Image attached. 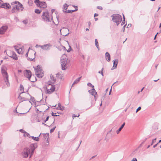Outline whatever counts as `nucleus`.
<instances>
[{
    "instance_id": "nucleus-25",
    "label": "nucleus",
    "mask_w": 161,
    "mask_h": 161,
    "mask_svg": "<svg viewBox=\"0 0 161 161\" xmlns=\"http://www.w3.org/2000/svg\"><path fill=\"white\" fill-rule=\"evenodd\" d=\"M58 106L59 107L60 110L63 111L64 109V107L62 106L61 103H58Z\"/></svg>"
},
{
    "instance_id": "nucleus-38",
    "label": "nucleus",
    "mask_w": 161,
    "mask_h": 161,
    "mask_svg": "<svg viewBox=\"0 0 161 161\" xmlns=\"http://www.w3.org/2000/svg\"><path fill=\"white\" fill-rule=\"evenodd\" d=\"M126 25V24H125L123 26V29L122 30V31H123V32H125V27Z\"/></svg>"
},
{
    "instance_id": "nucleus-11",
    "label": "nucleus",
    "mask_w": 161,
    "mask_h": 161,
    "mask_svg": "<svg viewBox=\"0 0 161 161\" xmlns=\"http://www.w3.org/2000/svg\"><path fill=\"white\" fill-rule=\"evenodd\" d=\"M88 92L92 95L94 96L95 100L96 101L97 98L96 97V95L97 94V92H96L95 89H94V86H92V89L89 90Z\"/></svg>"
},
{
    "instance_id": "nucleus-61",
    "label": "nucleus",
    "mask_w": 161,
    "mask_h": 161,
    "mask_svg": "<svg viewBox=\"0 0 161 161\" xmlns=\"http://www.w3.org/2000/svg\"><path fill=\"white\" fill-rule=\"evenodd\" d=\"M56 109H57V110H59V107L58 106L57 108H56Z\"/></svg>"
},
{
    "instance_id": "nucleus-60",
    "label": "nucleus",
    "mask_w": 161,
    "mask_h": 161,
    "mask_svg": "<svg viewBox=\"0 0 161 161\" xmlns=\"http://www.w3.org/2000/svg\"><path fill=\"white\" fill-rule=\"evenodd\" d=\"M82 57L84 59L85 58L84 55H82Z\"/></svg>"
},
{
    "instance_id": "nucleus-3",
    "label": "nucleus",
    "mask_w": 161,
    "mask_h": 161,
    "mask_svg": "<svg viewBox=\"0 0 161 161\" xmlns=\"http://www.w3.org/2000/svg\"><path fill=\"white\" fill-rule=\"evenodd\" d=\"M42 18L44 21L50 22H51V20H53L52 14H49L48 11L43 12Z\"/></svg>"
},
{
    "instance_id": "nucleus-57",
    "label": "nucleus",
    "mask_w": 161,
    "mask_h": 161,
    "mask_svg": "<svg viewBox=\"0 0 161 161\" xmlns=\"http://www.w3.org/2000/svg\"><path fill=\"white\" fill-rule=\"evenodd\" d=\"M54 11H55V9H52V13H53V12H54Z\"/></svg>"
},
{
    "instance_id": "nucleus-30",
    "label": "nucleus",
    "mask_w": 161,
    "mask_h": 161,
    "mask_svg": "<svg viewBox=\"0 0 161 161\" xmlns=\"http://www.w3.org/2000/svg\"><path fill=\"white\" fill-rule=\"evenodd\" d=\"M39 0H35V3H36L37 6H38L39 5V4L41 3Z\"/></svg>"
},
{
    "instance_id": "nucleus-42",
    "label": "nucleus",
    "mask_w": 161,
    "mask_h": 161,
    "mask_svg": "<svg viewBox=\"0 0 161 161\" xmlns=\"http://www.w3.org/2000/svg\"><path fill=\"white\" fill-rule=\"evenodd\" d=\"M80 116L79 114L78 115V116L76 115L75 114H73L72 115V117L73 118H75L76 117H79Z\"/></svg>"
},
{
    "instance_id": "nucleus-22",
    "label": "nucleus",
    "mask_w": 161,
    "mask_h": 161,
    "mask_svg": "<svg viewBox=\"0 0 161 161\" xmlns=\"http://www.w3.org/2000/svg\"><path fill=\"white\" fill-rule=\"evenodd\" d=\"M81 78V77H80L76 79L74 81L73 83L72 86V87L74 86V85H75V84H77V83H78L79 82Z\"/></svg>"
},
{
    "instance_id": "nucleus-36",
    "label": "nucleus",
    "mask_w": 161,
    "mask_h": 161,
    "mask_svg": "<svg viewBox=\"0 0 161 161\" xmlns=\"http://www.w3.org/2000/svg\"><path fill=\"white\" fill-rule=\"evenodd\" d=\"M156 140V138H155L153 139L152 141V144H151V145H152L154 142H155Z\"/></svg>"
},
{
    "instance_id": "nucleus-7",
    "label": "nucleus",
    "mask_w": 161,
    "mask_h": 161,
    "mask_svg": "<svg viewBox=\"0 0 161 161\" xmlns=\"http://www.w3.org/2000/svg\"><path fill=\"white\" fill-rule=\"evenodd\" d=\"M30 153V149L28 147L25 148L22 153V155L23 158H27Z\"/></svg>"
},
{
    "instance_id": "nucleus-51",
    "label": "nucleus",
    "mask_w": 161,
    "mask_h": 161,
    "mask_svg": "<svg viewBox=\"0 0 161 161\" xmlns=\"http://www.w3.org/2000/svg\"><path fill=\"white\" fill-rule=\"evenodd\" d=\"M27 59L28 60H30L31 61H32L33 60L32 58H27Z\"/></svg>"
},
{
    "instance_id": "nucleus-13",
    "label": "nucleus",
    "mask_w": 161,
    "mask_h": 161,
    "mask_svg": "<svg viewBox=\"0 0 161 161\" xmlns=\"http://www.w3.org/2000/svg\"><path fill=\"white\" fill-rule=\"evenodd\" d=\"M8 29V27L6 26H3L0 28V34H3Z\"/></svg>"
},
{
    "instance_id": "nucleus-28",
    "label": "nucleus",
    "mask_w": 161,
    "mask_h": 161,
    "mask_svg": "<svg viewBox=\"0 0 161 161\" xmlns=\"http://www.w3.org/2000/svg\"><path fill=\"white\" fill-rule=\"evenodd\" d=\"M68 6V5L67 4L65 3L63 6L64 9L65 10H67Z\"/></svg>"
},
{
    "instance_id": "nucleus-20",
    "label": "nucleus",
    "mask_w": 161,
    "mask_h": 161,
    "mask_svg": "<svg viewBox=\"0 0 161 161\" xmlns=\"http://www.w3.org/2000/svg\"><path fill=\"white\" fill-rule=\"evenodd\" d=\"M38 6L42 8H44L47 7L46 4L45 2H41Z\"/></svg>"
},
{
    "instance_id": "nucleus-1",
    "label": "nucleus",
    "mask_w": 161,
    "mask_h": 161,
    "mask_svg": "<svg viewBox=\"0 0 161 161\" xmlns=\"http://www.w3.org/2000/svg\"><path fill=\"white\" fill-rule=\"evenodd\" d=\"M7 68L4 66L1 67L2 74L3 75L4 82L7 86V87H9L10 86V83L8 80V75L6 72Z\"/></svg>"
},
{
    "instance_id": "nucleus-55",
    "label": "nucleus",
    "mask_w": 161,
    "mask_h": 161,
    "mask_svg": "<svg viewBox=\"0 0 161 161\" xmlns=\"http://www.w3.org/2000/svg\"><path fill=\"white\" fill-rule=\"evenodd\" d=\"M96 156V155H95V156H92L90 159V160H91L92 159L94 158Z\"/></svg>"
},
{
    "instance_id": "nucleus-54",
    "label": "nucleus",
    "mask_w": 161,
    "mask_h": 161,
    "mask_svg": "<svg viewBox=\"0 0 161 161\" xmlns=\"http://www.w3.org/2000/svg\"><path fill=\"white\" fill-rule=\"evenodd\" d=\"M28 52H27V53H26L25 55V56L26 57H27L28 56Z\"/></svg>"
},
{
    "instance_id": "nucleus-18",
    "label": "nucleus",
    "mask_w": 161,
    "mask_h": 161,
    "mask_svg": "<svg viewBox=\"0 0 161 161\" xmlns=\"http://www.w3.org/2000/svg\"><path fill=\"white\" fill-rule=\"evenodd\" d=\"M24 92H22L21 93H19V96L18 97V98L21 100V101L20 102H23L24 101H26L28 100V99L27 98L25 97H21V94H22L23 93H24Z\"/></svg>"
},
{
    "instance_id": "nucleus-33",
    "label": "nucleus",
    "mask_w": 161,
    "mask_h": 161,
    "mask_svg": "<svg viewBox=\"0 0 161 161\" xmlns=\"http://www.w3.org/2000/svg\"><path fill=\"white\" fill-rule=\"evenodd\" d=\"M51 79L53 80L54 82H55V81L56 80V79H55V78L53 76V75H51L50 76Z\"/></svg>"
},
{
    "instance_id": "nucleus-5",
    "label": "nucleus",
    "mask_w": 161,
    "mask_h": 161,
    "mask_svg": "<svg viewBox=\"0 0 161 161\" xmlns=\"http://www.w3.org/2000/svg\"><path fill=\"white\" fill-rule=\"evenodd\" d=\"M35 69V74L36 76L39 78H41L44 75L43 72L40 65L36 67Z\"/></svg>"
},
{
    "instance_id": "nucleus-9",
    "label": "nucleus",
    "mask_w": 161,
    "mask_h": 161,
    "mask_svg": "<svg viewBox=\"0 0 161 161\" xmlns=\"http://www.w3.org/2000/svg\"><path fill=\"white\" fill-rule=\"evenodd\" d=\"M61 60H62V59H61ZM67 60H66V58H65L64 59H63L62 60H61V66L62 69L63 70H65L67 68V67L66 66L67 63Z\"/></svg>"
},
{
    "instance_id": "nucleus-41",
    "label": "nucleus",
    "mask_w": 161,
    "mask_h": 161,
    "mask_svg": "<svg viewBox=\"0 0 161 161\" xmlns=\"http://www.w3.org/2000/svg\"><path fill=\"white\" fill-rule=\"evenodd\" d=\"M141 108V107H139L136 109V112L137 113L138 111L139 110H140Z\"/></svg>"
},
{
    "instance_id": "nucleus-10",
    "label": "nucleus",
    "mask_w": 161,
    "mask_h": 161,
    "mask_svg": "<svg viewBox=\"0 0 161 161\" xmlns=\"http://www.w3.org/2000/svg\"><path fill=\"white\" fill-rule=\"evenodd\" d=\"M25 75L26 77L28 78L29 80L31 82H34V81L32 80H31V73L30 70H26V71L25 73Z\"/></svg>"
},
{
    "instance_id": "nucleus-52",
    "label": "nucleus",
    "mask_w": 161,
    "mask_h": 161,
    "mask_svg": "<svg viewBox=\"0 0 161 161\" xmlns=\"http://www.w3.org/2000/svg\"><path fill=\"white\" fill-rule=\"evenodd\" d=\"M158 143L157 144L154 145L153 146V147L154 148H155V147H156Z\"/></svg>"
},
{
    "instance_id": "nucleus-58",
    "label": "nucleus",
    "mask_w": 161,
    "mask_h": 161,
    "mask_svg": "<svg viewBox=\"0 0 161 161\" xmlns=\"http://www.w3.org/2000/svg\"><path fill=\"white\" fill-rule=\"evenodd\" d=\"M157 36V35H156L154 37V40H155L156 39V38Z\"/></svg>"
},
{
    "instance_id": "nucleus-23",
    "label": "nucleus",
    "mask_w": 161,
    "mask_h": 161,
    "mask_svg": "<svg viewBox=\"0 0 161 161\" xmlns=\"http://www.w3.org/2000/svg\"><path fill=\"white\" fill-rule=\"evenodd\" d=\"M43 136L45 139H47V141L48 142V139L49 138V134L48 133H43Z\"/></svg>"
},
{
    "instance_id": "nucleus-2",
    "label": "nucleus",
    "mask_w": 161,
    "mask_h": 161,
    "mask_svg": "<svg viewBox=\"0 0 161 161\" xmlns=\"http://www.w3.org/2000/svg\"><path fill=\"white\" fill-rule=\"evenodd\" d=\"M13 9L12 11L13 13H15L17 10H21L22 11L23 9V5L19 2L15 1L11 3Z\"/></svg>"
},
{
    "instance_id": "nucleus-14",
    "label": "nucleus",
    "mask_w": 161,
    "mask_h": 161,
    "mask_svg": "<svg viewBox=\"0 0 161 161\" xmlns=\"http://www.w3.org/2000/svg\"><path fill=\"white\" fill-rule=\"evenodd\" d=\"M118 62V59H116L114 60L113 66L111 68V70H113L116 68Z\"/></svg>"
},
{
    "instance_id": "nucleus-63",
    "label": "nucleus",
    "mask_w": 161,
    "mask_h": 161,
    "mask_svg": "<svg viewBox=\"0 0 161 161\" xmlns=\"http://www.w3.org/2000/svg\"><path fill=\"white\" fill-rule=\"evenodd\" d=\"M70 50L69 49H68V50H67V52H70Z\"/></svg>"
},
{
    "instance_id": "nucleus-16",
    "label": "nucleus",
    "mask_w": 161,
    "mask_h": 161,
    "mask_svg": "<svg viewBox=\"0 0 161 161\" xmlns=\"http://www.w3.org/2000/svg\"><path fill=\"white\" fill-rule=\"evenodd\" d=\"M16 46H15L14 47L16 50L17 51V53L19 54H23L24 53L23 47L20 48L19 49L16 48Z\"/></svg>"
},
{
    "instance_id": "nucleus-56",
    "label": "nucleus",
    "mask_w": 161,
    "mask_h": 161,
    "mask_svg": "<svg viewBox=\"0 0 161 161\" xmlns=\"http://www.w3.org/2000/svg\"><path fill=\"white\" fill-rule=\"evenodd\" d=\"M131 24H129L128 25V26H129L130 27H131Z\"/></svg>"
},
{
    "instance_id": "nucleus-8",
    "label": "nucleus",
    "mask_w": 161,
    "mask_h": 161,
    "mask_svg": "<svg viewBox=\"0 0 161 161\" xmlns=\"http://www.w3.org/2000/svg\"><path fill=\"white\" fill-rule=\"evenodd\" d=\"M7 54L9 57L14 59L15 60L18 59V58L17 55L14 52L8 51H7Z\"/></svg>"
},
{
    "instance_id": "nucleus-39",
    "label": "nucleus",
    "mask_w": 161,
    "mask_h": 161,
    "mask_svg": "<svg viewBox=\"0 0 161 161\" xmlns=\"http://www.w3.org/2000/svg\"><path fill=\"white\" fill-rule=\"evenodd\" d=\"M56 114V113H54L53 112H52V116H59V115H56L55 114Z\"/></svg>"
},
{
    "instance_id": "nucleus-24",
    "label": "nucleus",
    "mask_w": 161,
    "mask_h": 161,
    "mask_svg": "<svg viewBox=\"0 0 161 161\" xmlns=\"http://www.w3.org/2000/svg\"><path fill=\"white\" fill-rule=\"evenodd\" d=\"M41 133L40 134L39 136H38L37 137H34V136H31V138L34 140L36 141H39V137L40 136V135L41 134Z\"/></svg>"
},
{
    "instance_id": "nucleus-21",
    "label": "nucleus",
    "mask_w": 161,
    "mask_h": 161,
    "mask_svg": "<svg viewBox=\"0 0 161 161\" xmlns=\"http://www.w3.org/2000/svg\"><path fill=\"white\" fill-rule=\"evenodd\" d=\"M125 124V122L124 123L122 124V125H121V126L120 127V128H119V129L116 131V133L117 134H118L119 133V132L121 131V130H122V129L123 128Z\"/></svg>"
},
{
    "instance_id": "nucleus-59",
    "label": "nucleus",
    "mask_w": 161,
    "mask_h": 161,
    "mask_svg": "<svg viewBox=\"0 0 161 161\" xmlns=\"http://www.w3.org/2000/svg\"><path fill=\"white\" fill-rule=\"evenodd\" d=\"M144 87H143V88L141 90V91H140V92H142V91H143V89H144Z\"/></svg>"
},
{
    "instance_id": "nucleus-26",
    "label": "nucleus",
    "mask_w": 161,
    "mask_h": 161,
    "mask_svg": "<svg viewBox=\"0 0 161 161\" xmlns=\"http://www.w3.org/2000/svg\"><path fill=\"white\" fill-rule=\"evenodd\" d=\"M78 9H76L75 10H68L67 12L66 11H64L63 10V12L66 13L67 12L68 13H72L73 12H74L76 11Z\"/></svg>"
},
{
    "instance_id": "nucleus-46",
    "label": "nucleus",
    "mask_w": 161,
    "mask_h": 161,
    "mask_svg": "<svg viewBox=\"0 0 161 161\" xmlns=\"http://www.w3.org/2000/svg\"><path fill=\"white\" fill-rule=\"evenodd\" d=\"M42 45H36V47H41L42 49Z\"/></svg>"
},
{
    "instance_id": "nucleus-19",
    "label": "nucleus",
    "mask_w": 161,
    "mask_h": 161,
    "mask_svg": "<svg viewBox=\"0 0 161 161\" xmlns=\"http://www.w3.org/2000/svg\"><path fill=\"white\" fill-rule=\"evenodd\" d=\"M105 58L106 60L108 62L110 60V56L109 53L106 52L105 53Z\"/></svg>"
},
{
    "instance_id": "nucleus-34",
    "label": "nucleus",
    "mask_w": 161,
    "mask_h": 161,
    "mask_svg": "<svg viewBox=\"0 0 161 161\" xmlns=\"http://www.w3.org/2000/svg\"><path fill=\"white\" fill-rule=\"evenodd\" d=\"M56 128V126H55V127H54L53 128L51 129L50 130V132L51 133L53 132L54 131V130H55Z\"/></svg>"
},
{
    "instance_id": "nucleus-47",
    "label": "nucleus",
    "mask_w": 161,
    "mask_h": 161,
    "mask_svg": "<svg viewBox=\"0 0 161 161\" xmlns=\"http://www.w3.org/2000/svg\"><path fill=\"white\" fill-rule=\"evenodd\" d=\"M23 23H24L25 24H26L27 23V21L26 20H24L23 21Z\"/></svg>"
},
{
    "instance_id": "nucleus-31",
    "label": "nucleus",
    "mask_w": 161,
    "mask_h": 161,
    "mask_svg": "<svg viewBox=\"0 0 161 161\" xmlns=\"http://www.w3.org/2000/svg\"><path fill=\"white\" fill-rule=\"evenodd\" d=\"M20 89L21 91H24V87L22 85H20Z\"/></svg>"
},
{
    "instance_id": "nucleus-64",
    "label": "nucleus",
    "mask_w": 161,
    "mask_h": 161,
    "mask_svg": "<svg viewBox=\"0 0 161 161\" xmlns=\"http://www.w3.org/2000/svg\"><path fill=\"white\" fill-rule=\"evenodd\" d=\"M159 28H161V23H160L159 26Z\"/></svg>"
},
{
    "instance_id": "nucleus-6",
    "label": "nucleus",
    "mask_w": 161,
    "mask_h": 161,
    "mask_svg": "<svg viewBox=\"0 0 161 161\" xmlns=\"http://www.w3.org/2000/svg\"><path fill=\"white\" fill-rule=\"evenodd\" d=\"M46 88L47 90L46 92V93L49 94H50L53 92L55 88V86L50 83L48 84Z\"/></svg>"
},
{
    "instance_id": "nucleus-48",
    "label": "nucleus",
    "mask_w": 161,
    "mask_h": 161,
    "mask_svg": "<svg viewBox=\"0 0 161 161\" xmlns=\"http://www.w3.org/2000/svg\"><path fill=\"white\" fill-rule=\"evenodd\" d=\"M131 161H137V160L136 158H133Z\"/></svg>"
},
{
    "instance_id": "nucleus-29",
    "label": "nucleus",
    "mask_w": 161,
    "mask_h": 161,
    "mask_svg": "<svg viewBox=\"0 0 161 161\" xmlns=\"http://www.w3.org/2000/svg\"><path fill=\"white\" fill-rule=\"evenodd\" d=\"M42 10H40L39 9H36L35 10V12L36 13L40 14Z\"/></svg>"
},
{
    "instance_id": "nucleus-12",
    "label": "nucleus",
    "mask_w": 161,
    "mask_h": 161,
    "mask_svg": "<svg viewBox=\"0 0 161 161\" xmlns=\"http://www.w3.org/2000/svg\"><path fill=\"white\" fill-rule=\"evenodd\" d=\"M52 45L50 43L47 44H44L42 45V49L43 50H49L50 48L52 47Z\"/></svg>"
},
{
    "instance_id": "nucleus-49",
    "label": "nucleus",
    "mask_w": 161,
    "mask_h": 161,
    "mask_svg": "<svg viewBox=\"0 0 161 161\" xmlns=\"http://www.w3.org/2000/svg\"><path fill=\"white\" fill-rule=\"evenodd\" d=\"M2 1L1 0H0V7H1L2 4H3V3H2Z\"/></svg>"
},
{
    "instance_id": "nucleus-15",
    "label": "nucleus",
    "mask_w": 161,
    "mask_h": 161,
    "mask_svg": "<svg viewBox=\"0 0 161 161\" xmlns=\"http://www.w3.org/2000/svg\"><path fill=\"white\" fill-rule=\"evenodd\" d=\"M1 8H3L6 9H9L11 8V6L9 3H5L2 4Z\"/></svg>"
},
{
    "instance_id": "nucleus-17",
    "label": "nucleus",
    "mask_w": 161,
    "mask_h": 161,
    "mask_svg": "<svg viewBox=\"0 0 161 161\" xmlns=\"http://www.w3.org/2000/svg\"><path fill=\"white\" fill-rule=\"evenodd\" d=\"M30 148L31 149V151H30V154L31 155H33L34 154L35 147L34 146V145L33 144H31L30 145Z\"/></svg>"
},
{
    "instance_id": "nucleus-35",
    "label": "nucleus",
    "mask_w": 161,
    "mask_h": 161,
    "mask_svg": "<svg viewBox=\"0 0 161 161\" xmlns=\"http://www.w3.org/2000/svg\"><path fill=\"white\" fill-rule=\"evenodd\" d=\"M144 143V142H143L136 149V150H137L138 149H139V148L141 147L142 146V144H143Z\"/></svg>"
},
{
    "instance_id": "nucleus-4",
    "label": "nucleus",
    "mask_w": 161,
    "mask_h": 161,
    "mask_svg": "<svg viewBox=\"0 0 161 161\" xmlns=\"http://www.w3.org/2000/svg\"><path fill=\"white\" fill-rule=\"evenodd\" d=\"M111 17L112 18V20L116 24L117 26L122 21L121 16L119 14H113Z\"/></svg>"
},
{
    "instance_id": "nucleus-40",
    "label": "nucleus",
    "mask_w": 161,
    "mask_h": 161,
    "mask_svg": "<svg viewBox=\"0 0 161 161\" xmlns=\"http://www.w3.org/2000/svg\"><path fill=\"white\" fill-rule=\"evenodd\" d=\"M103 68L102 69H101V75H102V76H103Z\"/></svg>"
},
{
    "instance_id": "nucleus-37",
    "label": "nucleus",
    "mask_w": 161,
    "mask_h": 161,
    "mask_svg": "<svg viewBox=\"0 0 161 161\" xmlns=\"http://www.w3.org/2000/svg\"><path fill=\"white\" fill-rule=\"evenodd\" d=\"M25 134V135H26V136H27L29 138L31 137V136L30 135V134H29L28 133L26 132Z\"/></svg>"
},
{
    "instance_id": "nucleus-44",
    "label": "nucleus",
    "mask_w": 161,
    "mask_h": 161,
    "mask_svg": "<svg viewBox=\"0 0 161 161\" xmlns=\"http://www.w3.org/2000/svg\"><path fill=\"white\" fill-rule=\"evenodd\" d=\"M87 85L89 86H92H92H93V85H92V84L90 83H87Z\"/></svg>"
},
{
    "instance_id": "nucleus-45",
    "label": "nucleus",
    "mask_w": 161,
    "mask_h": 161,
    "mask_svg": "<svg viewBox=\"0 0 161 161\" xmlns=\"http://www.w3.org/2000/svg\"><path fill=\"white\" fill-rule=\"evenodd\" d=\"M97 8L98 9L102 10L103 9V8L101 6H98L97 7Z\"/></svg>"
},
{
    "instance_id": "nucleus-62",
    "label": "nucleus",
    "mask_w": 161,
    "mask_h": 161,
    "mask_svg": "<svg viewBox=\"0 0 161 161\" xmlns=\"http://www.w3.org/2000/svg\"><path fill=\"white\" fill-rule=\"evenodd\" d=\"M159 80V79H158V80H154V81H155V82H156V81H157L158 80Z\"/></svg>"
},
{
    "instance_id": "nucleus-53",
    "label": "nucleus",
    "mask_w": 161,
    "mask_h": 161,
    "mask_svg": "<svg viewBox=\"0 0 161 161\" xmlns=\"http://www.w3.org/2000/svg\"><path fill=\"white\" fill-rule=\"evenodd\" d=\"M98 15V14L95 13L94 14V17L97 16Z\"/></svg>"
},
{
    "instance_id": "nucleus-32",
    "label": "nucleus",
    "mask_w": 161,
    "mask_h": 161,
    "mask_svg": "<svg viewBox=\"0 0 161 161\" xmlns=\"http://www.w3.org/2000/svg\"><path fill=\"white\" fill-rule=\"evenodd\" d=\"M123 16L124 20H123L122 22V23L121 24V25H124L125 24V17H124V15H123Z\"/></svg>"
},
{
    "instance_id": "nucleus-27",
    "label": "nucleus",
    "mask_w": 161,
    "mask_h": 161,
    "mask_svg": "<svg viewBox=\"0 0 161 161\" xmlns=\"http://www.w3.org/2000/svg\"><path fill=\"white\" fill-rule=\"evenodd\" d=\"M95 46H96V47H97L98 49V50H99V45H98V42L97 41V39H95Z\"/></svg>"
},
{
    "instance_id": "nucleus-43",
    "label": "nucleus",
    "mask_w": 161,
    "mask_h": 161,
    "mask_svg": "<svg viewBox=\"0 0 161 161\" xmlns=\"http://www.w3.org/2000/svg\"><path fill=\"white\" fill-rule=\"evenodd\" d=\"M19 131H20L22 133H25L26 132L24 130H22V129H20L19 130Z\"/></svg>"
},
{
    "instance_id": "nucleus-50",
    "label": "nucleus",
    "mask_w": 161,
    "mask_h": 161,
    "mask_svg": "<svg viewBox=\"0 0 161 161\" xmlns=\"http://www.w3.org/2000/svg\"><path fill=\"white\" fill-rule=\"evenodd\" d=\"M49 116H47L46 119L45 120V122H46L48 120V119H49Z\"/></svg>"
}]
</instances>
